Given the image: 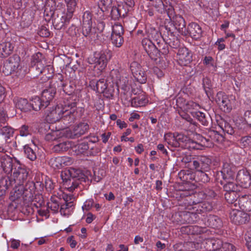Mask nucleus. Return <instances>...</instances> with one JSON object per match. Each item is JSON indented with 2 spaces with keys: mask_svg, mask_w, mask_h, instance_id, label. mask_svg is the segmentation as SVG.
I'll return each instance as SVG.
<instances>
[{
  "mask_svg": "<svg viewBox=\"0 0 251 251\" xmlns=\"http://www.w3.org/2000/svg\"><path fill=\"white\" fill-rule=\"evenodd\" d=\"M76 101H69L64 105H57L48 111L46 119L50 122H56L61 119L68 123H73L75 117Z\"/></svg>",
  "mask_w": 251,
  "mask_h": 251,
  "instance_id": "1",
  "label": "nucleus"
},
{
  "mask_svg": "<svg viewBox=\"0 0 251 251\" xmlns=\"http://www.w3.org/2000/svg\"><path fill=\"white\" fill-rule=\"evenodd\" d=\"M112 56L110 50H104L100 52H95L93 56L88 58V62L90 64H94V67L101 72L105 69Z\"/></svg>",
  "mask_w": 251,
  "mask_h": 251,
  "instance_id": "2",
  "label": "nucleus"
},
{
  "mask_svg": "<svg viewBox=\"0 0 251 251\" xmlns=\"http://www.w3.org/2000/svg\"><path fill=\"white\" fill-rule=\"evenodd\" d=\"M234 168L232 165L224 163L222 170L221 173L223 178L226 181L224 185V189L226 192H235L237 190V186L233 182L234 179Z\"/></svg>",
  "mask_w": 251,
  "mask_h": 251,
  "instance_id": "3",
  "label": "nucleus"
},
{
  "mask_svg": "<svg viewBox=\"0 0 251 251\" xmlns=\"http://www.w3.org/2000/svg\"><path fill=\"white\" fill-rule=\"evenodd\" d=\"M14 188V196L18 199L21 196L25 201L31 202L33 201L35 194V188L34 184L32 182H28L24 187L23 184H17Z\"/></svg>",
  "mask_w": 251,
  "mask_h": 251,
  "instance_id": "4",
  "label": "nucleus"
},
{
  "mask_svg": "<svg viewBox=\"0 0 251 251\" xmlns=\"http://www.w3.org/2000/svg\"><path fill=\"white\" fill-rule=\"evenodd\" d=\"M200 138L201 143H199L183 134H178L176 137V140L185 143V148L189 150H202L204 147H210L209 141L206 138L201 136H200Z\"/></svg>",
  "mask_w": 251,
  "mask_h": 251,
  "instance_id": "5",
  "label": "nucleus"
},
{
  "mask_svg": "<svg viewBox=\"0 0 251 251\" xmlns=\"http://www.w3.org/2000/svg\"><path fill=\"white\" fill-rule=\"evenodd\" d=\"M20 62V57L17 55L9 57L4 63L3 73L5 75H8L12 73L18 74L21 69Z\"/></svg>",
  "mask_w": 251,
  "mask_h": 251,
  "instance_id": "6",
  "label": "nucleus"
},
{
  "mask_svg": "<svg viewBox=\"0 0 251 251\" xmlns=\"http://www.w3.org/2000/svg\"><path fill=\"white\" fill-rule=\"evenodd\" d=\"M111 76L113 83L116 84L118 89L120 88L125 91H127L130 89V77L128 74H121L119 72L113 70L111 72Z\"/></svg>",
  "mask_w": 251,
  "mask_h": 251,
  "instance_id": "7",
  "label": "nucleus"
},
{
  "mask_svg": "<svg viewBox=\"0 0 251 251\" xmlns=\"http://www.w3.org/2000/svg\"><path fill=\"white\" fill-rule=\"evenodd\" d=\"M92 15L91 13L85 11L82 17V33L85 37H89L91 40H95L98 36L96 31L92 30Z\"/></svg>",
  "mask_w": 251,
  "mask_h": 251,
  "instance_id": "8",
  "label": "nucleus"
},
{
  "mask_svg": "<svg viewBox=\"0 0 251 251\" xmlns=\"http://www.w3.org/2000/svg\"><path fill=\"white\" fill-rule=\"evenodd\" d=\"M230 219L235 225L246 224L250 221V216L244 211L237 209H232L230 212Z\"/></svg>",
  "mask_w": 251,
  "mask_h": 251,
  "instance_id": "9",
  "label": "nucleus"
},
{
  "mask_svg": "<svg viewBox=\"0 0 251 251\" xmlns=\"http://www.w3.org/2000/svg\"><path fill=\"white\" fill-rule=\"evenodd\" d=\"M130 69L133 77L138 82L141 84L146 82L147 75L146 72L138 62H132L130 66Z\"/></svg>",
  "mask_w": 251,
  "mask_h": 251,
  "instance_id": "10",
  "label": "nucleus"
},
{
  "mask_svg": "<svg viewBox=\"0 0 251 251\" xmlns=\"http://www.w3.org/2000/svg\"><path fill=\"white\" fill-rule=\"evenodd\" d=\"M15 161L17 162V165H19V166L17 167V169L16 167L15 168V171L10 177L14 184H23L26 179L28 173L25 168L20 166L19 161L15 160Z\"/></svg>",
  "mask_w": 251,
  "mask_h": 251,
  "instance_id": "11",
  "label": "nucleus"
},
{
  "mask_svg": "<svg viewBox=\"0 0 251 251\" xmlns=\"http://www.w3.org/2000/svg\"><path fill=\"white\" fill-rule=\"evenodd\" d=\"M142 45L151 59L156 60L157 57L159 56V51L151 40L148 38H144L142 41Z\"/></svg>",
  "mask_w": 251,
  "mask_h": 251,
  "instance_id": "12",
  "label": "nucleus"
},
{
  "mask_svg": "<svg viewBox=\"0 0 251 251\" xmlns=\"http://www.w3.org/2000/svg\"><path fill=\"white\" fill-rule=\"evenodd\" d=\"M67 4V12H64L61 18L62 27L65 24L68 23L73 17V13L75 9L76 2V0H65Z\"/></svg>",
  "mask_w": 251,
  "mask_h": 251,
  "instance_id": "13",
  "label": "nucleus"
},
{
  "mask_svg": "<svg viewBox=\"0 0 251 251\" xmlns=\"http://www.w3.org/2000/svg\"><path fill=\"white\" fill-rule=\"evenodd\" d=\"M71 158L67 156H58L51 158L49 161L50 165L54 169H59L64 166L71 164Z\"/></svg>",
  "mask_w": 251,
  "mask_h": 251,
  "instance_id": "14",
  "label": "nucleus"
},
{
  "mask_svg": "<svg viewBox=\"0 0 251 251\" xmlns=\"http://www.w3.org/2000/svg\"><path fill=\"white\" fill-rule=\"evenodd\" d=\"M32 69H35L38 73L42 74L45 76L44 79V81H47L51 77L53 73V68L51 65H47L43 67L42 63L38 60L35 63L34 66L32 67Z\"/></svg>",
  "mask_w": 251,
  "mask_h": 251,
  "instance_id": "15",
  "label": "nucleus"
},
{
  "mask_svg": "<svg viewBox=\"0 0 251 251\" xmlns=\"http://www.w3.org/2000/svg\"><path fill=\"white\" fill-rule=\"evenodd\" d=\"M236 180L241 187L247 188L251 184V178L249 172L246 169L238 171L236 176Z\"/></svg>",
  "mask_w": 251,
  "mask_h": 251,
  "instance_id": "16",
  "label": "nucleus"
},
{
  "mask_svg": "<svg viewBox=\"0 0 251 251\" xmlns=\"http://www.w3.org/2000/svg\"><path fill=\"white\" fill-rule=\"evenodd\" d=\"M187 36L189 35L192 38L198 40L201 36L202 30L200 26L196 23H190L186 29Z\"/></svg>",
  "mask_w": 251,
  "mask_h": 251,
  "instance_id": "17",
  "label": "nucleus"
},
{
  "mask_svg": "<svg viewBox=\"0 0 251 251\" xmlns=\"http://www.w3.org/2000/svg\"><path fill=\"white\" fill-rule=\"evenodd\" d=\"M71 172L69 171L62 172L61 176L63 181V186L65 189L70 192H72L77 187V184L74 183V181H72L69 176Z\"/></svg>",
  "mask_w": 251,
  "mask_h": 251,
  "instance_id": "18",
  "label": "nucleus"
},
{
  "mask_svg": "<svg viewBox=\"0 0 251 251\" xmlns=\"http://www.w3.org/2000/svg\"><path fill=\"white\" fill-rule=\"evenodd\" d=\"M50 86L48 89H45L42 93L41 99L44 103H45V106H47L51 101L56 93V85Z\"/></svg>",
  "mask_w": 251,
  "mask_h": 251,
  "instance_id": "19",
  "label": "nucleus"
},
{
  "mask_svg": "<svg viewBox=\"0 0 251 251\" xmlns=\"http://www.w3.org/2000/svg\"><path fill=\"white\" fill-rule=\"evenodd\" d=\"M174 23L175 28L178 32L182 35L187 36L186 23L183 18L180 15H176L174 18Z\"/></svg>",
  "mask_w": 251,
  "mask_h": 251,
  "instance_id": "20",
  "label": "nucleus"
},
{
  "mask_svg": "<svg viewBox=\"0 0 251 251\" xmlns=\"http://www.w3.org/2000/svg\"><path fill=\"white\" fill-rule=\"evenodd\" d=\"M15 107L23 112L30 111V106L25 99L16 98L14 99Z\"/></svg>",
  "mask_w": 251,
  "mask_h": 251,
  "instance_id": "21",
  "label": "nucleus"
},
{
  "mask_svg": "<svg viewBox=\"0 0 251 251\" xmlns=\"http://www.w3.org/2000/svg\"><path fill=\"white\" fill-rule=\"evenodd\" d=\"M237 204L246 211H251V196L244 195L239 197Z\"/></svg>",
  "mask_w": 251,
  "mask_h": 251,
  "instance_id": "22",
  "label": "nucleus"
},
{
  "mask_svg": "<svg viewBox=\"0 0 251 251\" xmlns=\"http://www.w3.org/2000/svg\"><path fill=\"white\" fill-rule=\"evenodd\" d=\"M13 49V44L9 42H5L0 44V57H7L11 54Z\"/></svg>",
  "mask_w": 251,
  "mask_h": 251,
  "instance_id": "23",
  "label": "nucleus"
},
{
  "mask_svg": "<svg viewBox=\"0 0 251 251\" xmlns=\"http://www.w3.org/2000/svg\"><path fill=\"white\" fill-rule=\"evenodd\" d=\"M58 142V143L55 145L52 148V150L56 152L67 151L73 145L72 142L68 140L63 141L62 138H61V141Z\"/></svg>",
  "mask_w": 251,
  "mask_h": 251,
  "instance_id": "24",
  "label": "nucleus"
},
{
  "mask_svg": "<svg viewBox=\"0 0 251 251\" xmlns=\"http://www.w3.org/2000/svg\"><path fill=\"white\" fill-rule=\"evenodd\" d=\"M177 56L178 59L182 62H184L185 64L189 63L192 59L191 53L186 48H182L179 50Z\"/></svg>",
  "mask_w": 251,
  "mask_h": 251,
  "instance_id": "25",
  "label": "nucleus"
},
{
  "mask_svg": "<svg viewBox=\"0 0 251 251\" xmlns=\"http://www.w3.org/2000/svg\"><path fill=\"white\" fill-rule=\"evenodd\" d=\"M232 109V103L226 95L222 96V100L221 102V111L225 113H229Z\"/></svg>",
  "mask_w": 251,
  "mask_h": 251,
  "instance_id": "26",
  "label": "nucleus"
},
{
  "mask_svg": "<svg viewBox=\"0 0 251 251\" xmlns=\"http://www.w3.org/2000/svg\"><path fill=\"white\" fill-rule=\"evenodd\" d=\"M63 134L60 130L51 131L48 133L45 136V139L48 141L60 142Z\"/></svg>",
  "mask_w": 251,
  "mask_h": 251,
  "instance_id": "27",
  "label": "nucleus"
},
{
  "mask_svg": "<svg viewBox=\"0 0 251 251\" xmlns=\"http://www.w3.org/2000/svg\"><path fill=\"white\" fill-rule=\"evenodd\" d=\"M29 104L30 110L33 109L35 111L39 110L42 107H46L45 103L43 102L42 99L38 97H35L32 98Z\"/></svg>",
  "mask_w": 251,
  "mask_h": 251,
  "instance_id": "28",
  "label": "nucleus"
},
{
  "mask_svg": "<svg viewBox=\"0 0 251 251\" xmlns=\"http://www.w3.org/2000/svg\"><path fill=\"white\" fill-rule=\"evenodd\" d=\"M74 209V203L69 202H68V204L63 203L61 204L60 212L62 215L68 217L72 214Z\"/></svg>",
  "mask_w": 251,
  "mask_h": 251,
  "instance_id": "29",
  "label": "nucleus"
},
{
  "mask_svg": "<svg viewBox=\"0 0 251 251\" xmlns=\"http://www.w3.org/2000/svg\"><path fill=\"white\" fill-rule=\"evenodd\" d=\"M1 167L4 172L9 174L12 172L13 167H15V164L11 158L8 157L1 162Z\"/></svg>",
  "mask_w": 251,
  "mask_h": 251,
  "instance_id": "30",
  "label": "nucleus"
},
{
  "mask_svg": "<svg viewBox=\"0 0 251 251\" xmlns=\"http://www.w3.org/2000/svg\"><path fill=\"white\" fill-rule=\"evenodd\" d=\"M148 102V100L144 96L134 98L131 100V104L133 107H140L146 105Z\"/></svg>",
  "mask_w": 251,
  "mask_h": 251,
  "instance_id": "31",
  "label": "nucleus"
},
{
  "mask_svg": "<svg viewBox=\"0 0 251 251\" xmlns=\"http://www.w3.org/2000/svg\"><path fill=\"white\" fill-rule=\"evenodd\" d=\"M123 7L120 5L118 7L113 6L111 10V17L114 20H118L120 17L125 16L126 12H123Z\"/></svg>",
  "mask_w": 251,
  "mask_h": 251,
  "instance_id": "32",
  "label": "nucleus"
},
{
  "mask_svg": "<svg viewBox=\"0 0 251 251\" xmlns=\"http://www.w3.org/2000/svg\"><path fill=\"white\" fill-rule=\"evenodd\" d=\"M14 131V129L8 126H5L0 129V134L2 136L5 142L7 141L8 139L13 137Z\"/></svg>",
  "mask_w": 251,
  "mask_h": 251,
  "instance_id": "33",
  "label": "nucleus"
},
{
  "mask_svg": "<svg viewBox=\"0 0 251 251\" xmlns=\"http://www.w3.org/2000/svg\"><path fill=\"white\" fill-rule=\"evenodd\" d=\"M225 199L228 203L234 204L236 206L239 199V196L236 192H226L225 194Z\"/></svg>",
  "mask_w": 251,
  "mask_h": 251,
  "instance_id": "34",
  "label": "nucleus"
},
{
  "mask_svg": "<svg viewBox=\"0 0 251 251\" xmlns=\"http://www.w3.org/2000/svg\"><path fill=\"white\" fill-rule=\"evenodd\" d=\"M14 184V183L10 177H2L0 179V189L1 191H6L8 187Z\"/></svg>",
  "mask_w": 251,
  "mask_h": 251,
  "instance_id": "35",
  "label": "nucleus"
},
{
  "mask_svg": "<svg viewBox=\"0 0 251 251\" xmlns=\"http://www.w3.org/2000/svg\"><path fill=\"white\" fill-rule=\"evenodd\" d=\"M107 85L104 79H99L96 84V90L99 93H103L106 90Z\"/></svg>",
  "mask_w": 251,
  "mask_h": 251,
  "instance_id": "36",
  "label": "nucleus"
},
{
  "mask_svg": "<svg viewBox=\"0 0 251 251\" xmlns=\"http://www.w3.org/2000/svg\"><path fill=\"white\" fill-rule=\"evenodd\" d=\"M24 152L27 158L30 160L33 161L36 159V154L33 150L29 147L28 145H25Z\"/></svg>",
  "mask_w": 251,
  "mask_h": 251,
  "instance_id": "37",
  "label": "nucleus"
},
{
  "mask_svg": "<svg viewBox=\"0 0 251 251\" xmlns=\"http://www.w3.org/2000/svg\"><path fill=\"white\" fill-rule=\"evenodd\" d=\"M199 161L201 165V168L202 169L203 171H207L211 163L210 159L206 156H201L199 158Z\"/></svg>",
  "mask_w": 251,
  "mask_h": 251,
  "instance_id": "38",
  "label": "nucleus"
},
{
  "mask_svg": "<svg viewBox=\"0 0 251 251\" xmlns=\"http://www.w3.org/2000/svg\"><path fill=\"white\" fill-rule=\"evenodd\" d=\"M194 117H196L198 120L204 126L208 125V121L205 117V114L201 111H196L192 112Z\"/></svg>",
  "mask_w": 251,
  "mask_h": 251,
  "instance_id": "39",
  "label": "nucleus"
},
{
  "mask_svg": "<svg viewBox=\"0 0 251 251\" xmlns=\"http://www.w3.org/2000/svg\"><path fill=\"white\" fill-rule=\"evenodd\" d=\"M112 44L116 47H120L123 42L124 39L122 35H111Z\"/></svg>",
  "mask_w": 251,
  "mask_h": 251,
  "instance_id": "40",
  "label": "nucleus"
},
{
  "mask_svg": "<svg viewBox=\"0 0 251 251\" xmlns=\"http://www.w3.org/2000/svg\"><path fill=\"white\" fill-rule=\"evenodd\" d=\"M47 207L49 209H50L53 213H57L58 211L59 205L57 201L53 199H51L50 201L47 203Z\"/></svg>",
  "mask_w": 251,
  "mask_h": 251,
  "instance_id": "41",
  "label": "nucleus"
},
{
  "mask_svg": "<svg viewBox=\"0 0 251 251\" xmlns=\"http://www.w3.org/2000/svg\"><path fill=\"white\" fill-rule=\"evenodd\" d=\"M112 2V0H100L99 4V8L100 9L102 15H103L104 11L107 10L108 8L111 6Z\"/></svg>",
  "mask_w": 251,
  "mask_h": 251,
  "instance_id": "42",
  "label": "nucleus"
},
{
  "mask_svg": "<svg viewBox=\"0 0 251 251\" xmlns=\"http://www.w3.org/2000/svg\"><path fill=\"white\" fill-rule=\"evenodd\" d=\"M221 129L229 134H232L234 132L233 128L224 120L221 118Z\"/></svg>",
  "mask_w": 251,
  "mask_h": 251,
  "instance_id": "43",
  "label": "nucleus"
},
{
  "mask_svg": "<svg viewBox=\"0 0 251 251\" xmlns=\"http://www.w3.org/2000/svg\"><path fill=\"white\" fill-rule=\"evenodd\" d=\"M89 128V126L86 123H81L75 129L76 134H79V135L84 134Z\"/></svg>",
  "mask_w": 251,
  "mask_h": 251,
  "instance_id": "44",
  "label": "nucleus"
},
{
  "mask_svg": "<svg viewBox=\"0 0 251 251\" xmlns=\"http://www.w3.org/2000/svg\"><path fill=\"white\" fill-rule=\"evenodd\" d=\"M124 34V29L121 25L115 24L112 27V32L111 35H122Z\"/></svg>",
  "mask_w": 251,
  "mask_h": 251,
  "instance_id": "45",
  "label": "nucleus"
},
{
  "mask_svg": "<svg viewBox=\"0 0 251 251\" xmlns=\"http://www.w3.org/2000/svg\"><path fill=\"white\" fill-rule=\"evenodd\" d=\"M75 148V151H77V154H82L88 150V146L87 144L82 143L77 145Z\"/></svg>",
  "mask_w": 251,
  "mask_h": 251,
  "instance_id": "46",
  "label": "nucleus"
},
{
  "mask_svg": "<svg viewBox=\"0 0 251 251\" xmlns=\"http://www.w3.org/2000/svg\"><path fill=\"white\" fill-rule=\"evenodd\" d=\"M221 251H235V248L232 244L225 242L222 244Z\"/></svg>",
  "mask_w": 251,
  "mask_h": 251,
  "instance_id": "47",
  "label": "nucleus"
},
{
  "mask_svg": "<svg viewBox=\"0 0 251 251\" xmlns=\"http://www.w3.org/2000/svg\"><path fill=\"white\" fill-rule=\"evenodd\" d=\"M241 146L244 148H248L251 146V137L247 136L242 137L240 140Z\"/></svg>",
  "mask_w": 251,
  "mask_h": 251,
  "instance_id": "48",
  "label": "nucleus"
},
{
  "mask_svg": "<svg viewBox=\"0 0 251 251\" xmlns=\"http://www.w3.org/2000/svg\"><path fill=\"white\" fill-rule=\"evenodd\" d=\"M30 129L26 125H23L20 128V135L21 136H27L30 134Z\"/></svg>",
  "mask_w": 251,
  "mask_h": 251,
  "instance_id": "49",
  "label": "nucleus"
},
{
  "mask_svg": "<svg viewBox=\"0 0 251 251\" xmlns=\"http://www.w3.org/2000/svg\"><path fill=\"white\" fill-rule=\"evenodd\" d=\"M94 203V200L92 199L86 200L82 207L83 210L86 211L90 210L93 206Z\"/></svg>",
  "mask_w": 251,
  "mask_h": 251,
  "instance_id": "50",
  "label": "nucleus"
},
{
  "mask_svg": "<svg viewBox=\"0 0 251 251\" xmlns=\"http://www.w3.org/2000/svg\"><path fill=\"white\" fill-rule=\"evenodd\" d=\"M186 109L187 110H191V109H195V110H198L199 108L200 107V105L193 101H189L186 103Z\"/></svg>",
  "mask_w": 251,
  "mask_h": 251,
  "instance_id": "51",
  "label": "nucleus"
},
{
  "mask_svg": "<svg viewBox=\"0 0 251 251\" xmlns=\"http://www.w3.org/2000/svg\"><path fill=\"white\" fill-rule=\"evenodd\" d=\"M246 246L249 251H251V229L246 234Z\"/></svg>",
  "mask_w": 251,
  "mask_h": 251,
  "instance_id": "52",
  "label": "nucleus"
},
{
  "mask_svg": "<svg viewBox=\"0 0 251 251\" xmlns=\"http://www.w3.org/2000/svg\"><path fill=\"white\" fill-rule=\"evenodd\" d=\"M214 59L211 56H205L203 60L204 64L208 66H213L214 65Z\"/></svg>",
  "mask_w": 251,
  "mask_h": 251,
  "instance_id": "53",
  "label": "nucleus"
},
{
  "mask_svg": "<svg viewBox=\"0 0 251 251\" xmlns=\"http://www.w3.org/2000/svg\"><path fill=\"white\" fill-rule=\"evenodd\" d=\"M203 83H202V85H203V87L204 88V89L205 90V91L206 92H207V89H209L210 88V87L211 86L210 85V80L207 78V77H205V78H203Z\"/></svg>",
  "mask_w": 251,
  "mask_h": 251,
  "instance_id": "54",
  "label": "nucleus"
},
{
  "mask_svg": "<svg viewBox=\"0 0 251 251\" xmlns=\"http://www.w3.org/2000/svg\"><path fill=\"white\" fill-rule=\"evenodd\" d=\"M104 26H105L104 24L102 22H100L98 24V25H97L98 32L96 31V33H97L98 35V32L100 33V32H102V31L103 30V29L104 28ZM92 30L94 31H96V30L94 28H93V29H92Z\"/></svg>",
  "mask_w": 251,
  "mask_h": 251,
  "instance_id": "55",
  "label": "nucleus"
},
{
  "mask_svg": "<svg viewBox=\"0 0 251 251\" xmlns=\"http://www.w3.org/2000/svg\"><path fill=\"white\" fill-rule=\"evenodd\" d=\"M165 140L169 144H171V139L174 140L175 139V135L171 133H167L164 136Z\"/></svg>",
  "mask_w": 251,
  "mask_h": 251,
  "instance_id": "56",
  "label": "nucleus"
},
{
  "mask_svg": "<svg viewBox=\"0 0 251 251\" xmlns=\"http://www.w3.org/2000/svg\"><path fill=\"white\" fill-rule=\"evenodd\" d=\"M245 121L251 127V111H247L245 112Z\"/></svg>",
  "mask_w": 251,
  "mask_h": 251,
  "instance_id": "57",
  "label": "nucleus"
},
{
  "mask_svg": "<svg viewBox=\"0 0 251 251\" xmlns=\"http://www.w3.org/2000/svg\"><path fill=\"white\" fill-rule=\"evenodd\" d=\"M20 245V241L19 240L12 239L11 248L13 249H18Z\"/></svg>",
  "mask_w": 251,
  "mask_h": 251,
  "instance_id": "58",
  "label": "nucleus"
},
{
  "mask_svg": "<svg viewBox=\"0 0 251 251\" xmlns=\"http://www.w3.org/2000/svg\"><path fill=\"white\" fill-rule=\"evenodd\" d=\"M63 200L65 201V204H68L69 202L73 203L74 197L72 195H64Z\"/></svg>",
  "mask_w": 251,
  "mask_h": 251,
  "instance_id": "59",
  "label": "nucleus"
},
{
  "mask_svg": "<svg viewBox=\"0 0 251 251\" xmlns=\"http://www.w3.org/2000/svg\"><path fill=\"white\" fill-rule=\"evenodd\" d=\"M5 97V88L0 84V103L3 100Z\"/></svg>",
  "mask_w": 251,
  "mask_h": 251,
  "instance_id": "60",
  "label": "nucleus"
},
{
  "mask_svg": "<svg viewBox=\"0 0 251 251\" xmlns=\"http://www.w3.org/2000/svg\"><path fill=\"white\" fill-rule=\"evenodd\" d=\"M167 15L170 19H171L174 15V9L172 6H169V7L166 9Z\"/></svg>",
  "mask_w": 251,
  "mask_h": 251,
  "instance_id": "61",
  "label": "nucleus"
},
{
  "mask_svg": "<svg viewBox=\"0 0 251 251\" xmlns=\"http://www.w3.org/2000/svg\"><path fill=\"white\" fill-rule=\"evenodd\" d=\"M67 242L70 244V246L72 248H75L76 245V242L74 239V237L72 236L68 238Z\"/></svg>",
  "mask_w": 251,
  "mask_h": 251,
  "instance_id": "62",
  "label": "nucleus"
},
{
  "mask_svg": "<svg viewBox=\"0 0 251 251\" xmlns=\"http://www.w3.org/2000/svg\"><path fill=\"white\" fill-rule=\"evenodd\" d=\"M193 164L195 168L198 172H201L202 171H203L202 169L201 168V165L200 164V163L199 161L195 160L193 162Z\"/></svg>",
  "mask_w": 251,
  "mask_h": 251,
  "instance_id": "63",
  "label": "nucleus"
},
{
  "mask_svg": "<svg viewBox=\"0 0 251 251\" xmlns=\"http://www.w3.org/2000/svg\"><path fill=\"white\" fill-rule=\"evenodd\" d=\"M157 148L158 150L162 152L164 154L167 155L168 151L165 148L164 145L162 144H159L157 145Z\"/></svg>",
  "mask_w": 251,
  "mask_h": 251,
  "instance_id": "64",
  "label": "nucleus"
}]
</instances>
